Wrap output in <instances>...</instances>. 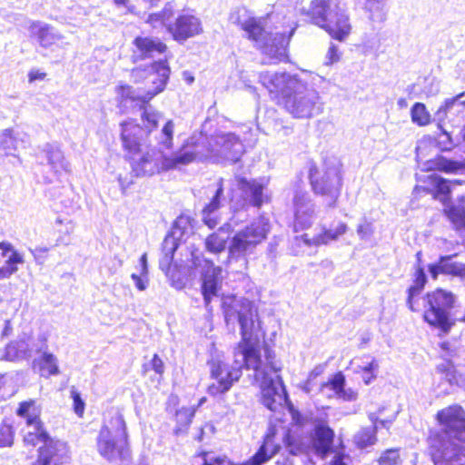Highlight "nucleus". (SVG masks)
<instances>
[{"label":"nucleus","instance_id":"nucleus-53","mask_svg":"<svg viewBox=\"0 0 465 465\" xmlns=\"http://www.w3.org/2000/svg\"><path fill=\"white\" fill-rule=\"evenodd\" d=\"M147 22L151 24L153 27H157L160 25H168L163 20V18L161 16L160 12L159 13H153L150 14Z\"/></svg>","mask_w":465,"mask_h":465},{"label":"nucleus","instance_id":"nucleus-21","mask_svg":"<svg viewBox=\"0 0 465 465\" xmlns=\"http://www.w3.org/2000/svg\"><path fill=\"white\" fill-rule=\"evenodd\" d=\"M208 264L206 271L203 274L202 292L206 306L211 302L213 297L218 296L223 282V270L219 266H214L212 262L204 260Z\"/></svg>","mask_w":465,"mask_h":465},{"label":"nucleus","instance_id":"nucleus-27","mask_svg":"<svg viewBox=\"0 0 465 465\" xmlns=\"http://www.w3.org/2000/svg\"><path fill=\"white\" fill-rule=\"evenodd\" d=\"M464 169L465 163L448 159L441 155L425 162L422 166L424 171H440L446 173H456Z\"/></svg>","mask_w":465,"mask_h":465},{"label":"nucleus","instance_id":"nucleus-43","mask_svg":"<svg viewBox=\"0 0 465 465\" xmlns=\"http://www.w3.org/2000/svg\"><path fill=\"white\" fill-rule=\"evenodd\" d=\"M193 416L194 411L190 408H182L177 411L175 417L178 425L181 427L179 430L188 427L191 424Z\"/></svg>","mask_w":465,"mask_h":465},{"label":"nucleus","instance_id":"nucleus-40","mask_svg":"<svg viewBox=\"0 0 465 465\" xmlns=\"http://www.w3.org/2000/svg\"><path fill=\"white\" fill-rule=\"evenodd\" d=\"M204 193L210 199L208 203H221L222 201H225V198L223 197V180L221 178L216 183L210 184L204 189Z\"/></svg>","mask_w":465,"mask_h":465},{"label":"nucleus","instance_id":"nucleus-10","mask_svg":"<svg viewBox=\"0 0 465 465\" xmlns=\"http://www.w3.org/2000/svg\"><path fill=\"white\" fill-rule=\"evenodd\" d=\"M309 176L316 194L337 199L342 184L341 163L338 159H325L322 170L311 167Z\"/></svg>","mask_w":465,"mask_h":465},{"label":"nucleus","instance_id":"nucleus-56","mask_svg":"<svg viewBox=\"0 0 465 465\" xmlns=\"http://www.w3.org/2000/svg\"><path fill=\"white\" fill-rule=\"evenodd\" d=\"M326 58L328 59L327 64H333L340 59V54L336 45H331L328 50Z\"/></svg>","mask_w":465,"mask_h":465},{"label":"nucleus","instance_id":"nucleus-38","mask_svg":"<svg viewBox=\"0 0 465 465\" xmlns=\"http://www.w3.org/2000/svg\"><path fill=\"white\" fill-rule=\"evenodd\" d=\"M444 212L457 229H465V205H447Z\"/></svg>","mask_w":465,"mask_h":465},{"label":"nucleus","instance_id":"nucleus-55","mask_svg":"<svg viewBox=\"0 0 465 465\" xmlns=\"http://www.w3.org/2000/svg\"><path fill=\"white\" fill-rule=\"evenodd\" d=\"M351 458L348 455L337 453L334 455L330 465H350Z\"/></svg>","mask_w":465,"mask_h":465},{"label":"nucleus","instance_id":"nucleus-51","mask_svg":"<svg viewBox=\"0 0 465 465\" xmlns=\"http://www.w3.org/2000/svg\"><path fill=\"white\" fill-rule=\"evenodd\" d=\"M49 251L47 247H35V249H30L31 253L33 254L35 262L37 263H43L45 258V253Z\"/></svg>","mask_w":465,"mask_h":465},{"label":"nucleus","instance_id":"nucleus-44","mask_svg":"<svg viewBox=\"0 0 465 465\" xmlns=\"http://www.w3.org/2000/svg\"><path fill=\"white\" fill-rule=\"evenodd\" d=\"M399 461L400 454L397 449L387 450L379 459L380 465H397Z\"/></svg>","mask_w":465,"mask_h":465},{"label":"nucleus","instance_id":"nucleus-42","mask_svg":"<svg viewBox=\"0 0 465 465\" xmlns=\"http://www.w3.org/2000/svg\"><path fill=\"white\" fill-rule=\"evenodd\" d=\"M31 357L37 353H44L48 348L47 337L41 333L37 336H27Z\"/></svg>","mask_w":465,"mask_h":465},{"label":"nucleus","instance_id":"nucleus-32","mask_svg":"<svg viewBox=\"0 0 465 465\" xmlns=\"http://www.w3.org/2000/svg\"><path fill=\"white\" fill-rule=\"evenodd\" d=\"M314 221V210L312 205H297L295 210L294 229L305 230L311 227Z\"/></svg>","mask_w":465,"mask_h":465},{"label":"nucleus","instance_id":"nucleus-19","mask_svg":"<svg viewBox=\"0 0 465 465\" xmlns=\"http://www.w3.org/2000/svg\"><path fill=\"white\" fill-rule=\"evenodd\" d=\"M132 60L134 63L147 58H154L166 50V45L157 38L137 36L134 38Z\"/></svg>","mask_w":465,"mask_h":465},{"label":"nucleus","instance_id":"nucleus-61","mask_svg":"<svg viewBox=\"0 0 465 465\" xmlns=\"http://www.w3.org/2000/svg\"><path fill=\"white\" fill-rule=\"evenodd\" d=\"M140 266L142 274H148V267H147V255L143 253L140 258Z\"/></svg>","mask_w":465,"mask_h":465},{"label":"nucleus","instance_id":"nucleus-2","mask_svg":"<svg viewBox=\"0 0 465 465\" xmlns=\"http://www.w3.org/2000/svg\"><path fill=\"white\" fill-rule=\"evenodd\" d=\"M223 312L227 324L234 323L236 321L239 322L242 341L234 353L233 362H229L224 355L219 352L212 354L208 361L210 376L214 381L207 389L208 393L212 396L226 393L240 380L242 374V366L245 367V361L240 353V347L244 343L254 344L252 336L260 328L259 322H256L257 310L247 299L227 298L223 302Z\"/></svg>","mask_w":465,"mask_h":465},{"label":"nucleus","instance_id":"nucleus-60","mask_svg":"<svg viewBox=\"0 0 465 465\" xmlns=\"http://www.w3.org/2000/svg\"><path fill=\"white\" fill-rule=\"evenodd\" d=\"M378 371H367L362 372V380L365 384H370L373 380L376 379Z\"/></svg>","mask_w":465,"mask_h":465},{"label":"nucleus","instance_id":"nucleus-37","mask_svg":"<svg viewBox=\"0 0 465 465\" xmlns=\"http://www.w3.org/2000/svg\"><path fill=\"white\" fill-rule=\"evenodd\" d=\"M411 121L419 126H425L430 123L431 116L422 103H415L411 109Z\"/></svg>","mask_w":465,"mask_h":465},{"label":"nucleus","instance_id":"nucleus-24","mask_svg":"<svg viewBox=\"0 0 465 465\" xmlns=\"http://www.w3.org/2000/svg\"><path fill=\"white\" fill-rule=\"evenodd\" d=\"M347 226L345 223H339L335 229H325L319 234L309 237L307 233L301 236V240L307 246H321L322 244H328L331 241H336L341 235L346 232Z\"/></svg>","mask_w":465,"mask_h":465},{"label":"nucleus","instance_id":"nucleus-13","mask_svg":"<svg viewBox=\"0 0 465 465\" xmlns=\"http://www.w3.org/2000/svg\"><path fill=\"white\" fill-rule=\"evenodd\" d=\"M16 413L26 420V428L24 435V441L25 444L35 446L36 444L43 442L44 445H45L46 441L52 440L43 428L42 422L39 419L41 409L35 401L30 400L21 402Z\"/></svg>","mask_w":465,"mask_h":465},{"label":"nucleus","instance_id":"nucleus-41","mask_svg":"<svg viewBox=\"0 0 465 465\" xmlns=\"http://www.w3.org/2000/svg\"><path fill=\"white\" fill-rule=\"evenodd\" d=\"M220 205H205L203 210V221L211 229L221 223Z\"/></svg>","mask_w":465,"mask_h":465},{"label":"nucleus","instance_id":"nucleus-6","mask_svg":"<svg viewBox=\"0 0 465 465\" xmlns=\"http://www.w3.org/2000/svg\"><path fill=\"white\" fill-rule=\"evenodd\" d=\"M170 75V68L165 60L159 59L144 67H136L132 70L131 77L134 82H141L148 77L154 84L153 90L140 92L130 85H121L118 87V94L121 97L120 104L127 106L129 103H134L142 111L143 121L148 123L150 128L155 126L161 119L163 114L155 110L149 102L165 88Z\"/></svg>","mask_w":465,"mask_h":465},{"label":"nucleus","instance_id":"nucleus-45","mask_svg":"<svg viewBox=\"0 0 465 465\" xmlns=\"http://www.w3.org/2000/svg\"><path fill=\"white\" fill-rule=\"evenodd\" d=\"M15 143L12 130L5 129L0 134V149L5 151L15 149Z\"/></svg>","mask_w":465,"mask_h":465},{"label":"nucleus","instance_id":"nucleus-23","mask_svg":"<svg viewBox=\"0 0 465 465\" xmlns=\"http://www.w3.org/2000/svg\"><path fill=\"white\" fill-rule=\"evenodd\" d=\"M334 432L333 430L323 424H319L315 427L312 438V445L317 454L325 455L328 453L333 443Z\"/></svg>","mask_w":465,"mask_h":465},{"label":"nucleus","instance_id":"nucleus-4","mask_svg":"<svg viewBox=\"0 0 465 465\" xmlns=\"http://www.w3.org/2000/svg\"><path fill=\"white\" fill-rule=\"evenodd\" d=\"M240 353L245 361V368L254 371V378L260 384L262 403L270 411H277L288 403V394L280 375L282 365L275 360V354L267 346L263 356L257 344L244 343Z\"/></svg>","mask_w":465,"mask_h":465},{"label":"nucleus","instance_id":"nucleus-15","mask_svg":"<svg viewBox=\"0 0 465 465\" xmlns=\"http://www.w3.org/2000/svg\"><path fill=\"white\" fill-rule=\"evenodd\" d=\"M167 30L175 41L183 43L199 35L203 28L198 17L183 14L179 15L173 23L168 24Z\"/></svg>","mask_w":465,"mask_h":465},{"label":"nucleus","instance_id":"nucleus-63","mask_svg":"<svg viewBox=\"0 0 465 465\" xmlns=\"http://www.w3.org/2000/svg\"><path fill=\"white\" fill-rule=\"evenodd\" d=\"M70 243H71V241H70L69 237L61 235L56 239L55 245H59V244L69 245Z\"/></svg>","mask_w":465,"mask_h":465},{"label":"nucleus","instance_id":"nucleus-47","mask_svg":"<svg viewBox=\"0 0 465 465\" xmlns=\"http://www.w3.org/2000/svg\"><path fill=\"white\" fill-rule=\"evenodd\" d=\"M437 143L440 151H450L454 146L450 135L446 131L438 137Z\"/></svg>","mask_w":465,"mask_h":465},{"label":"nucleus","instance_id":"nucleus-48","mask_svg":"<svg viewBox=\"0 0 465 465\" xmlns=\"http://www.w3.org/2000/svg\"><path fill=\"white\" fill-rule=\"evenodd\" d=\"M148 274H142V272H140V274H132V279L134 282V285L139 291H144L148 286Z\"/></svg>","mask_w":465,"mask_h":465},{"label":"nucleus","instance_id":"nucleus-54","mask_svg":"<svg viewBox=\"0 0 465 465\" xmlns=\"http://www.w3.org/2000/svg\"><path fill=\"white\" fill-rule=\"evenodd\" d=\"M174 5L172 2L166 3L163 9L160 12L161 16L163 18L166 24H169V20L173 15Z\"/></svg>","mask_w":465,"mask_h":465},{"label":"nucleus","instance_id":"nucleus-35","mask_svg":"<svg viewBox=\"0 0 465 465\" xmlns=\"http://www.w3.org/2000/svg\"><path fill=\"white\" fill-rule=\"evenodd\" d=\"M176 249L177 242L175 239L172 236L165 237L162 246L163 256L159 261V267L163 272H167L169 271Z\"/></svg>","mask_w":465,"mask_h":465},{"label":"nucleus","instance_id":"nucleus-59","mask_svg":"<svg viewBox=\"0 0 465 465\" xmlns=\"http://www.w3.org/2000/svg\"><path fill=\"white\" fill-rule=\"evenodd\" d=\"M16 266L5 265L0 268V279L9 278L12 274L17 272Z\"/></svg>","mask_w":465,"mask_h":465},{"label":"nucleus","instance_id":"nucleus-17","mask_svg":"<svg viewBox=\"0 0 465 465\" xmlns=\"http://www.w3.org/2000/svg\"><path fill=\"white\" fill-rule=\"evenodd\" d=\"M239 189L244 199V203H265L271 201L269 189L263 180L248 181L241 178L237 181Z\"/></svg>","mask_w":465,"mask_h":465},{"label":"nucleus","instance_id":"nucleus-12","mask_svg":"<svg viewBox=\"0 0 465 465\" xmlns=\"http://www.w3.org/2000/svg\"><path fill=\"white\" fill-rule=\"evenodd\" d=\"M268 232V222L265 219H260L235 233L229 246L230 258H244L266 238ZM243 261L246 262L245 259Z\"/></svg>","mask_w":465,"mask_h":465},{"label":"nucleus","instance_id":"nucleus-28","mask_svg":"<svg viewBox=\"0 0 465 465\" xmlns=\"http://www.w3.org/2000/svg\"><path fill=\"white\" fill-rule=\"evenodd\" d=\"M369 419L371 421L372 425L370 427L361 428L355 435H354V442L355 444L361 448L364 449L369 446L375 444L376 431L378 430L377 426V414L370 413Z\"/></svg>","mask_w":465,"mask_h":465},{"label":"nucleus","instance_id":"nucleus-57","mask_svg":"<svg viewBox=\"0 0 465 465\" xmlns=\"http://www.w3.org/2000/svg\"><path fill=\"white\" fill-rule=\"evenodd\" d=\"M151 365H152V368L153 370L158 373V374H163V371H164V367H163V361L158 357L157 354H154L152 361H151Z\"/></svg>","mask_w":465,"mask_h":465},{"label":"nucleus","instance_id":"nucleus-62","mask_svg":"<svg viewBox=\"0 0 465 465\" xmlns=\"http://www.w3.org/2000/svg\"><path fill=\"white\" fill-rule=\"evenodd\" d=\"M0 250H2L3 256H6L7 252H13L14 248L13 245L6 242H0Z\"/></svg>","mask_w":465,"mask_h":465},{"label":"nucleus","instance_id":"nucleus-20","mask_svg":"<svg viewBox=\"0 0 465 465\" xmlns=\"http://www.w3.org/2000/svg\"><path fill=\"white\" fill-rule=\"evenodd\" d=\"M40 157L47 161V166L51 171V174L45 177L46 183H53L63 171L68 170V163L64 161L62 151L54 144H45Z\"/></svg>","mask_w":465,"mask_h":465},{"label":"nucleus","instance_id":"nucleus-52","mask_svg":"<svg viewBox=\"0 0 465 465\" xmlns=\"http://www.w3.org/2000/svg\"><path fill=\"white\" fill-rule=\"evenodd\" d=\"M203 465H233L226 457L206 458Z\"/></svg>","mask_w":465,"mask_h":465},{"label":"nucleus","instance_id":"nucleus-9","mask_svg":"<svg viewBox=\"0 0 465 465\" xmlns=\"http://www.w3.org/2000/svg\"><path fill=\"white\" fill-rule=\"evenodd\" d=\"M238 24L250 39L262 44V52L269 59L279 62L286 57L287 47L294 29L291 30L289 35H286L285 33L278 32L268 35L261 23L253 17L244 21L238 19Z\"/></svg>","mask_w":465,"mask_h":465},{"label":"nucleus","instance_id":"nucleus-39","mask_svg":"<svg viewBox=\"0 0 465 465\" xmlns=\"http://www.w3.org/2000/svg\"><path fill=\"white\" fill-rule=\"evenodd\" d=\"M227 236L220 232H213L205 239V248L212 253H219L225 250Z\"/></svg>","mask_w":465,"mask_h":465},{"label":"nucleus","instance_id":"nucleus-30","mask_svg":"<svg viewBox=\"0 0 465 465\" xmlns=\"http://www.w3.org/2000/svg\"><path fill=\"white\" fill-rule=\"evenodd\" d=\"M345 377L339 372L327 383L323 385V389H328L341 399L345 401H353L356 399V393L351 390H345Z\"/></svg>","mask_w":465,"mask_h":465},{"label":"nucleus","instance_id":"nucleus-18","mask_svg":"<svg viewBox=\"0 0 465 465\" xmlns=\"http://www.w3.org/2000/svg\"><path fill=\"white\" fill-rule=\"evenodd\" d=\"M432 189H429L423 186H416L414 189V198H417L418 194L425 193L431 195L432 200L440 202L441 203H449L450 195V183H460L459 180L448 181L436 174L429 175Z\"/></svg>","mask_w":465,"mask_h":465},{"label":"nucleus","instance_id":"nucleus-11","mask_svg":"<svg viewBox=\"0 0 465 465\" xmlns=\"http://www.w3.org/2000/svg\"><path fill=\"white\" fill-rule=\"evenodd\" d=\"M426 302L424 320L442 331H448L451 326L450 316L455 303L454 294L443 289H437L427 294Z\"/></svg>","mask_w":465,"mask_h":465},{"label":"nucleus","instance_id":"nucleus-33","mask_svg":"<svg viewBox=\"0 0 465 465\" xmlns=\"http://www.w3.org/2000/svg\"><path fill=\"white\" fill-rule=\"evenodd\" d=\"M388 0H365L363 8L372 22L382 23L386 19L385 6Z\"/></svg>","mask_w":465,"mask_h":465},{"label":"nucleus","instance_id":"nucleus-49","mask_svg":"<svg viewBox=\"0 0 465 465\" xmlns=\"http://www.w3.org/2000/svg\"><path fill=\"white\" fill-rule=\"evenodd\" d=\"M379 363L372 358L371 361H362L361 364L357 365L356 371L367 372V371H378Z\"/></svg>","mask_w":465,"mask_h":465},{"label":"nucleus","instance_id":"nucleus-1","mask_svg":"<svg viewBox=\"0 0 465 465\" xmlns=\"http://www.w3.org/2000/svg\"><path fill=\"white\" fill-rule=\"evenodd\" d=\"M141 118H143L141 116ZM144 128L133 120L121 123V141L124 150L133 158V172L137 176L152 175L160 171H166L193 162L196 153L192 151H181L168 155L163 149L173 148L174 123L168 120L156 137L158 148L149 147L148 136L158 126L150 128L148 123L142 119Z\"/></svg>","mask_w":465,"mask_h":465},{"label":"nucleus","instance_id":"nucleus-22","mask_svg":"<svg viewBox=\"0 0 465 465\" xmlns=\"http://www.w3.org/2000/svg\"><path fill=\"white\" fill-rule=\"evenodd\" d=\"M32 35L36 37L43 47H50L62 39L61 35L51 25L43 22H33L29 27Z\"/></svg>","mask_w":465,"mask_h":465},{"label":"nucleus","instance_id":"nucleus-7","mask_svg":"<svg viewBox=\"0 0 465 465\" xmlns=\"http://www.w3.org/2000/svg\"><path fill=\"white\" fill-rule=\"evenodd\" d=\"M302 14L311 24L326 31L333 39L343 41L351 34L349 14L341 0H312Z\"/></svg>","mask_w":465,"mask_h":465},{"label":"nucleus","instance_id":"nucleus-64","mask_svg":"<svg viewBox=\"0 0 465 465\" xmlns=\"http://www.w3.org/2000/svg\"><path fill=\"white\" fill-rule=\"evenodd\" d=\"M277 464L278 465H293V462L291 459L289 458H283L282 460H278L277 461Z\"/></svg>","mask_w":465,"mask_h":465},{"label":"nucleus","instance_id":"nucleus-3","mask_svg":"<svg viewBox=\"0 0 465 465\" xmlns=\"http://www.w3.org/2000/svg\"><path fill=\"white\" fill-rule=\"evenodd\" d=\"M259 81L272 99H278L279 104L294 118H311L323 110L319 93L296 75L284 72H262Z\"/></svg>","mask_w":465,"mask_h":465},{"label":"nucleus","instance_id":"nucleus-46","mask_svg":"<svg viewBox=\"0 0 465 465\" xmlns=\"http://www.w3.org/2000/svg\"><path fill=\"white\" fill-rule=\"evenodd\" d=\"M13 430L9 425L0 427V447H8L13 443Z\"/></svg>","mask_w":465,"mask_h":465},{"label":"nucleus","instance_id":"nucleus-31","mask_svg":"<svg viewBox=\"0 0 465 465\" xmlns=\"http://www.w3.org/2000/svg\"><path fill=\"white\" fill-rule=\"evenodd\" d=\"M5 351L6 359L9 361L31 358L27 336L11 342Z\"/></svg>","mask_w":465,"mask_h":465},{"label":"nucleus","instance_id":"nucleus-50","mask_svg":"<svg viewBox=\"0 0 465 465\" xmlns=\"http://www.w3.org/2000/svg\"><path fill=\"white\" fill-rule=\"evenodd\" d=\"M71 394L74 401V411L77 415L81 416L84 413V402L81 399V396L78 392L73 391Z\"/></svg>","mask_w":465,"mask_h":465},{"label":"nucleus","instance_id":"nucleus-8","mask_svg":"<svg viewBox=\"0 0 465 465\" xmlns=\"http://www.w3.org/2000/svg\"><path fill=\"white\" fill-rule=\"evenodd\" d=\"M98 453L109 461L130 457L128 432L124 416L118 411L109 412L96 439Z\"/></svg>","mask_w":465,"mask_h":465},{"label":"nucleus","instance_id":"nucleus-36","mask_svg":"<svg viewBox=\"0 0 465 465\" xmlns=\"http://www.w3.org/2000/svg\"><path fill=\"white\" fill-rule=\"evenodd\" d=\"M427 282V277L424 272V270L421 267H418L415 273L414 284L409 288V296H408V306L411 311H415L413 306V298L418 295L421 290L423 289L425 283Z\"/></svg>","mask_w":465,"mask_h":465},{"label":"nucleus","instance_id":"nucleus-16","mask_svg":"<svg viewBox=\"0 0 465 465\" xmlns=\"http://www.w3.org/2000/svg\"><path fill=\"white\" fill-rule=\"evenodd\" d=\"M217 154L231 163H236L244 153V147L240 138L233 133H223L215 138Z\"/></svg>","mask_w":465,"mask_h":465},{"label":"nucleus","instance_id":"nucleus-5","mask_svg":"<svg viewBox=\"0 0 465 465\" xmlns=\"http://www.w3.org/2000/svg\"><path fill=\"white\" fill-rule=\"evenodd\" d=\"M441 430L430 437L435 465H465V411L451 405L437 413Z\"/></svg>","mask_w":465,"mask_h":465},{"label":"nucleus","instance_id":"nucleus-29","mask_svg":"<svg viewBox=\"0 0 465 465\" xmlns=\"http://www.w3.org/2000/svg\"><path fill=\"white\" fill-rule=\"evenodd\" d=\"M465 92L460 93L454 97L445 99L442 105L434 114V121L438 123L439 127L441 128V123L447 118L448 114L450 113L455 107L465 106Z\"/></svg>","mask_w":465,"mask_h":465},{"label":"nucleus","instance_id":"nucleus-26","mask_svg":"<svg viewBox=\"0 0 465 465\" xmlns=\"http://www.w3.org/2000/svg\"><path fill=\"white\" fill-rule=\"evenodd\" d=\"M272 430L265 436L263 444L260 447L258 451L246 462L242 465H261L266 462L269 459L274 456L281 449V446L274 444Z\"/></svg>","mask_w":465,"mask_h":465},{"label":"nucleus","instance_id":"nucleus-34","mask_svg":"<svg viewBox=\"0 0 465 465\" xmlns=\"http://www.w3.org/2000/svg\"><path fill=\"white\" fill-rule=\"evenodd\" d=\"M35 362L38 365L40 373L44 377L47 378L59 373L57 358L53 353L45 351L38 360H35Z\"/></svg>","mask_w":465,"mask_h":465},{"label":"nucleus","instance_id":"nucleus-58","mask_svg":"<svg viewBox=\"0 0 465 465\" xmlns=\"http://www.w3.org/2000/svg\"><path fill=\"white\" fill-rule=\"evenodd\" d=\"M23 262H24L23 256L19 252H17L16 251L14 250L6 261V265L16 266V264L23 263Z\"/></svg>","mask_w":465,"mask_h":465},{"label":"nucleus","instance_id":"nucleus-25","mask_svg":"<svg viewBox=\"0 0 465 465\" xmlns=\"http://www.w3.org/2000/svg\"><path fill=\"white\" fill-rule=\"evenodd\" d=\"M430 273L436 279L439 273L452 274L465 278V263L451 262V256H442L439 262L429 266Z\"/></svg>","mask_w":465,"mask_h":465},{"label":"nucleus","instance_id":"nucleus-14","mask_svg":"<svg viewBox=\"0 0 465 465\" xmlns=\"http://www.w3.org/2000/svg\"><path fill=\"white\" fill-rule=\"evenodd\" d=\"M33 465H72L70 449L64 441L49 440L39 448Z\"/></svg>","mask_w":465,"mask_h":465}]
</instances>
